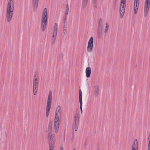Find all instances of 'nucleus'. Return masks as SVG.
<instances>
[{
    "label": "nucleus",
    "instance_id": "f257e3e1",
    "mask_svg": "<svg viewBox=\"0 0 150 150\" xmlns=\"http://www.w3.org/2000/svg\"><path fill=\"white\" fill-rule=\"evenodd\" d=\"M47 17V10L45 8L42 11L41 21V30L42 32L44 31L46 29Z\"/></svg>",
    "mask_w": 150,
    "mask_h": 150
},
{
    "label": "nucleus",
    "instance_id": "f03ea898",
    "mask_svg": "<svg viewBox=\"0 0 150 150\" xmlns=\"http://www.w3.org/2000/svg\"><path fill=\"white\" fill-rule=\"evenodd\" d=\"M52 100V91H50L48 94L46 109V116L47 117L49 115L51 106Z\"/></svg>",
    "mask_w": 150,
    "mask_h": 150
},
{
    "label": "nucleus",
    "instance_id": "7ed1b4c3",
    "mask_svg": "<svg viewBox=\"0 0 150 150\" xmlns=\"http://www.w3.org/2000/svg\"><path fill=\"white\" fill-rule=\"evenodd\" d=\"M126 0H121L120 12V17L122 18L124 15L126 6Z\"/></svg>",
    "mask_w": 150,
    "mask_h": 150
},
{
    "label": "nucleus",
    "instance_id": "20e7f679",
    "mask_svg": "<svg viewBox=\"0 0 150 150\" xmlns=\"http://www.w3.org/2000/svg\"><path fill=\"white\" fill-rule=\"evenodd\" d=\"M14 7V3L13 0H8L6 11L13 12Z\"/></svg>",
    "mask_w": 150,
    "mask_h": 150
},
{
    "label": "nucleus",
    "instance_id": "39448f33",
    "mask_svg": "<svg viewBox=\"0 0 150 150\" xmlns=\"http://www.w3.org/2000/svg\"><path fill=\"white\" fill-rule=\"evenodd\" d=\"M93 47V38L92 37H91L88 42V45L87 48V52H91L92 51Z\"/></svg>",
    "mask_w": 150,
    "mask_h": 150
},
{
    "label": "nucleus",
    "instance_id": "423d86ee",
    "mask_svg": "<svg viewBox=\"0 0 150 150\" xmlns=\"http://www.w3.org/2000/svg\"><path fill=\"white\" fill-rule=\"evenodd\" d=\"M52 127H49L48 130L47 132L48 134V137L50 139V141H55V135L54 134H52Z\"/></svg>",
    "mask_w": 150,
    "mask_h": 150
},
{
    "label": "nucleus",
    "instance_id": "0eeeda50",
    "mask_svg": "<svg viewBox=\"0 0 150 150\" xmlns=\"http://www.w3.org/2000/svg\"><path fill=\"white\" fill-rule=\"evenodd\" d=\"M60 121V118H54V129L56 133H57L58 132L59 127V122Z\"/></svg>",
    "mask_w": 150,
    "mask_h": 150
},
{
    "label": "nucleus",
    "instance_id": "6e6552de",
    "mask_svg": "<svg viewBox=\"0 0 150 150\" xmlns=\"http://www.w3.org/2000/svg\"><path fill=\"white\" fill-rule=\"evenodd\" d=\"M61 111V107L60 105H59L56 109L54 118H60L62 115Z\"/></svg>",
    "mask_w": 150,
    "mask_h": 150
},
{
    "label": "nucleus",
    "instance_id": "1a4fd4ad",
    "mask_svg": "<svg viewBox=\"0 0 150 150\" xmlns=\"http://www.w3.org/2000/svg\"><path fill=\"white\" fill-rule=\"evenodd\" d=\"M13 12L6 11V17L7 21L9 23L11 20L13 14Z\"/></svg>",
    "mask_w": 150,
    "mask_h": 150
},
{
    "label": "nucleus",
    "instance_id": "9d476101",
    "mask_svg": "<svg viewBox=\"0 0 150 150\" xmlns=\"http://www.w3.org/2000/svg\"><path fill=\"white\" fill-rule=\"evenodd\" d=\"M103 26V24L102 19L100 18L99 20L98 26V32H102Z\"/></svg>",
    "mask_w": 150,
    "mask_h": 150
},
{
    "label": "nucleus",
    "instance_id": "9b49d317",
    "mask_svg": "<svg viewBox=\"0 0 150 150\" xmlns=\"http://www.w3.org/2000/svg\"><path fill=\"white\" fill-rule=\"evenodd\" d=\"M52 35L57 36L58 32V25L57 23H54L52 30Z\"/></svg>",
    "mask_w": 150,
    "mask_h": 150
},
{
    "label": "nucleus",
    "instance_id": "f8f14e48",
    "mask_svg": "<svg viewBox=\"0 0 150 150\" xmlns=\"http://www.w3.org/2000/svg\"><path fill=\"white\" fill-rule=\"evenodd\" d=\"M150 6L144 5V17H146L148 15Z\"/></svg>",
    "mask_w": 150,
    "mask_h": 150
},
{
    "label": "nucleus",
    "instance_id": "ddd939ff",
    "mask_svg": "<svg viewBox=\"0 0 150 150\" xmlns=\"http://www.w3.org/2000/svg\"><path fill=\"white\" fill-rule=\"evenodd\" d=\"M138 150V144L137 139H135L134 141L132 148V150Z\"/></svg>",
    "mask_w": 150,
    "mask_h": 150
},
{
    "label": "nucleus",
    "instance_id": "4468645a",
    "mask_svg": "<svg viewBox=\"0 0 150 150\" xmlns=\"http://www.w3.org/2000/svg\"><path fill=\"white\" fill-rule=\"evenodd\" d=\"M91 73V68L89 67H87L86 69V76L87 78L90 77Z\"/></svg>",
    "mask_w": 150,
    "mask_h": 150
},
{
    "label": "nucleus",
    "instance_id": "2eb2a0df",
    "mask_svg": "<svg viewBox=\"0 0 150 150\" xmlns=\"http://www.w3.org/2000/svg\"><path fill=\"white\" fill-rule=\"evenodd\" d=\"M79 122H74V123L72 125V129L73 131H76L79 126Z\"/></svg>",
    "mask_w": 150,
    "mask_h": 150
},
{
    "label": "nucleus",
    "instance_id": "dca6fc26",
    "mask_svg": "<svg viewBox=\"0 0 150 150\" xmlns=\"http://www.w3.org/2000/svg\"><path fill=\"white\" fill-rule=\"evenodd\" d=\"M38 77H36V75L34 76L33 86H38V83L39 81V79L37 78Z\"/></svg>",
    "mask_w": 150,
    "mask_h": 150
},
{
    "label": "nucleus",
    "instance_id": "f3484780",
    "mask_svg": "<svg viewBox=\"0 0 150 150\" xmlns=\"http://www.w3.org/2000/svg\"><path fill=\"white\" fill-rule=\"evenodd\" d=\"M79 112H76L74 115V121L77 122H79Z\"/></svg>",
    "mask_w": 150,
    "mask_h": 150
},
{
    "label": "nucleus",
    "instance_id": "a211bd4d",
    "mask_svg": "<svg viewBox=\"0 0 150 150\" xmlns=\"http://www.w3.org/2000/svg\"><path fill=\"white\" fill-rule=\"evenodd\" d=\"M139 4H134V15H136L138 9L139 8Z\"/></svg>",
    "mask_w": 150,
    "mask_h": 150
},
{
    "label": "nucleus",
    "instance_id": "6ab92c4d",
    "mask_svg": "<svg viewBox=\"0 0 150 150\" xmlns=\"http://www.w3.org/2000/svg\"><path fill=\"white\" fill-rule=\"evenodd\" d=\"M57 36L52 35L51 38V43L52 45L54 44L56 41Z\"/></svg>",
    "mask_w": 150,
    "mask_h": 150
},
{
    "label": "nucleus",
    "instance_id": "aec40b11",
    "mask_svg": "<svg viewBox=\"0 0 150 150\" xmlns=\"http://www.w3.org/2000/svg\"><path fill=\"white\" fill-rule=\"evenodd\" d=\"M34 8H37L38 6L39 0H33Z\"/></svg>",
    "mask_w": 150,
    "mask_h": 150
},
{
    "label": "nucleus",
    "instance_id": "412c9836",
    "mask_svg": "<svg viewBox=\"0 0 150 150\" xmlns=\"http://www.w3.org/2000/svg\"><path fill=\"white\" fill-rule=\"evenodd\" d=\"M69 5L68 4H67L66 6V7L65 9V11L64 14V16H67L69 13Z\"/></svg>",
    "mask_w": 150,
    "mask_h": 150
},
{
    "label": "nucleus",
    "instance_id": "4be33fe9",
    "mask_svg": "<svg viewBox=\"0 0 150 150\" xmlns=\"http://www.w3.org/2000/svg\"><path fill=\"white\" fill-rule=\"evenodd\" d=\"M88 0H83L82 7L83 8L86 7L87 5Z\"/></svg>",
    "mask_w": 150,
    "mask_h": 150
},
{
    "label": "nucleus",
    "instance_id": "5701e85b",
    "mask_svg": "<svg viewBox=\"0 0 150 150\" xmlns=\"http://www.w3.org/2000/svg\"><path fill=\"white\" fill-rule=\"evenodd\" d=\"M38 86H33V91L34 95H36L37 92Z\"/></svg>",
    "mask_w": 150,
    "mask_h": 150
},
{
    "label": "nucleus",
    "instance_id": "b1692460",
    "mask_svg": "<svg viewBox=\"0 0 150 150\" xmlns=\"http://www.w3.org/2000/svg\"><path fill=\"white\" fill-rule=\"evenodd\" d=\"M79 101L80 103V108L81 112L82 111V97H79Z\"/></svg>",
    "mask_w": 150,
    "mask_h": 150
},
{
    "label": "nucleus",
    "instance_id": "393cba45",
    "mask_svg": "<svg viewBox=\"0 0 150 150\" xmlns=\"http://www.w3.org/2000/svg\"><path fill=\"white\" fill-rule=\"evenodd\" d=\"M109 29V26L108 24V23H106V26L105 28V29L104 31V32L105 33H108V30Z\"/></svg>",
    "mask_w": 150,
    "mask_h": 150
},
{
    "label": "nucleus",
    "instance_id": "a878e982",
    "mask_svg": "<svg viewBox=\"0 0 150 150\" xmlns=\"http://www.w3.org/2000/svg\"><path fill=\"white\" fill-rule=\"evenodd\" d=\"M67 26H63V31L64 34L66 35L67 34Z\"/></svg>",
    "mask_w": 150,
    "mask_h": 150
},
{
    "label": "nucleus",
    "instance_id": "bb28decb",
    "mask_svg": "<svg viewBox=\"0 0 150 150\" xmlns=\"http://www.w3.org/2000/svg\"><path fill=\"white\" fill-rule=\"evenodd\" d=\"M144 5L150 6V0H145Z\"/></svg>",
    "mask_w": 150,
    "mask_h": 150
},
{
    "label": "nucleus",
    "instance_id": "cd10ccee",
    "mask_svg": "<svg viewBox=\"0 0 150 150\" xmlns=\"http://www.w3.org/2000/svg\"><path fill=\"white\" fill-rule=\"evenodd\" d=\"M149 143L148 145V150H150V131L148 137Z\"/></svg>",
    "mask_w": 150,
    "mask_h": 150
},
{
    "label": "nucleus",
    "instance_id": "c85d7f7f",
    "mask_svg": "<svg viewBox=\"0 0 150 150\" xmlns=\"http://www.w3.org/2000/svg\"><path fill=\"white\" fill-rule=\"evenodd\" d=\"M99 93V89H96L95 90V93H94V95H95V96H98Z\"/></svg>",
    "mask_w": 150,
    "mask_h": 150
},
{
    "label": "nucleus",
    "instance_id": "c756f323",
    "mask_svg": "<svg viewBox=\"0 0 150 150\" xmlns=\"http://www.w3.org/2000/svg\"><path fill=\"white\" fill-rule=\"evenodd\" d=\"M50 141L51 142L49 143V146H54V145L55 144V141Z\"/></svg>",
    "mask_w": 150,
    "mask_h": 150
},
{
    "label": "nucleus",
    "instance_id": "7c9ffc66",
    "mask_svg": "<svg viewBox=\"0 0 150 150\" xmlns=\"http://www.w3.org/2000/svg\"><path fill=\"white\" fill-rule=\"evenodd\" d=\"M79 97H82V92L80 89L79 91Z\"/></svg>",
    "mask_w": 150,
    "mask_h": 150
},
{
    "label": "nucleus",
    "instance_id": "2f4dec72",
    "mask_svg": "<svg viewBox=\"0 0 150 150\" xmlns=\"http://www.w3.org/2000/svg\"><path fill=\"white\" fill-rule=\"evenodd\" d=\"M139 0H135L134 1V4H139Z\"/></svg>",
    "mask_w": 150,
    "mask_h": 150
},
{
    "label": "nucleus",
    "instance_id": "473e14b6",
    "mask_svg": "<svg viewBox=\"0 0 150 150\" xmlns=\"http://www.w3.org/2000/svg\"><path fill=\"white\" fill-rule=\"evenodd\" d=\"M63 26H67V21H63Z\"/></svg>",
    "mask_w": 150,
    "mask_h": 150
},
{
    "label": "nucleus",
    "instance_id": "72a5a7b5",
    "mask_svg": "<svg viewBox=\"0 0 150 150\" xmlns=\"http://www.w3.org/2000/svg\"><path fill=\"white\" fill-rule=\"evenodd\" d=\"M93 6H94V7L96 8H97V3H93Z\"/></svg>",
    "mask_w": 150,
    "mask_h": 150
},
{
    "label": "nucleus",
    "instance_id": "f704fd0d",
    "mask_svg": "<svg viewBox=\"0 0 150 150\" xmlns=\"http://www.w3.org/2000/svg\"><path fill=\"white\" fill-rule=\"evenodd\" d=\"M50 146L49 150H53L54 146Z\"/></svg>",
    "mask_w": 150,
    "mask_h": 150
},
{
    "label": "nucleus",
    "instance_id": "c9c22d12",
    "mask_svg": "<svg viewBox=\"0 0 150 150\" xmlns=\"http://www.w3.org/2000/svg\"><path fill=\"white\" fill-rule=\"evenodd\" d=\"M67 16H65L63 18V21H67Z\"/></svg>",
    "mask_w": 150,
    "mask_h": 150
},
{
    "label": "nucleus",
    "instance_id": "e433bc0d",
    "mask_svg": "<svg viewBox=\"0 0 150 150\" xmlns=\"http://www.w3.org/2000/svg\"><path fill=\"white\" fill-rule=\"evenodd\" d=\"M96 1H97V0H92L93 3H97Z\"/></svg>",
    "mask_w": 150,
    "mask_h": 150
},
{
    "label": "nucleus",
    "instance_id": "4c0bfd02",
    "mask_svg": "<svg viewBox=\"0 0 150 150\" xmlns=\"http://www.w3.org/2000/svg\"><path fill=\"white\" fill-rule=\"evenodd\" d=\"M59 150H63V147L62 146H61L60 147Z\"/></svg>",
    "mask_w": 150,
    "mask_h": 150
},
{
    "label": "nucleus",
    "instance_id": "58836bf2",
    "mask_svg": "<svg viewBox=\"0 0 150 150\" xmlns=\"http://www.w3.org/2000/svg\"><path fill=\"white\" fill-rule=\"evenodd\" d=\"M73 150H76V149L75 148H74V149H73Z\"/></svg>",
    "mask_w": 150,
    "mask_h": 150
}]
</instances>
